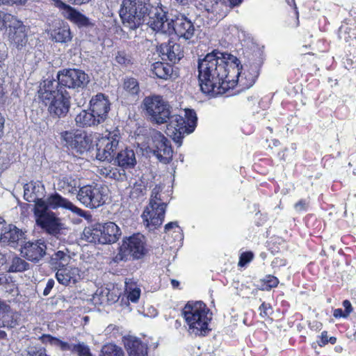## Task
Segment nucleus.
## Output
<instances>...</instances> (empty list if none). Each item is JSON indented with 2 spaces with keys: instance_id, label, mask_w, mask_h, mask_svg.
I'll use <instances>...</instances> for the list:
<instances>
[{
  "instance_id": "f257e3e1",
  "label": "nucleus",
  "mask_w": 356,
  "mask_h": 356,
  "mask_svg": "<svg viewBox=\"0 0 356 356\" xmlns=\"http://www.w3.org/2000/svg\"><path fill=\"white\" fill-rule=\"evenodd\" d=\"M242 65L234 56L214 50L198 64V78L202 92L213 96L223 94L233 86L234 77L242 81Z\"/></svg>"
},
{
  "instance_id": "f03ea898",
  "label": "nucleus",
  "mask_w": 356,
  "mask_h": 356,
  "mask_svg": "<svg viewBox=\"0 0 356 356\" xmlns=\"http://www.w3.org/2000/svg\"><path fill=\"white\" fill-rule=\"evenodd\" d=\"M55 80H45L39 90V97L48 106L50 114L54 117L62 118L67 115L70 109V96L62 89L55 90Z\"/></svg>"
},
{
  "instance_id": "7ed1b4c3",
  "label": "nucleus",
  "mask_w": 356,
  "mask_h": 356,
  "mask_svg": "<svg viewBox=\"0 0 356 356\" xmlns=\"http://www.w3.org/2000/svg\"><path fill=\"white\" fill-rule=\"evenodd\" d=\"M183 316L190 334L205 336L211 330L209 323L211 320V313L204 302H188L183 309Z\"/></svg>"
},
{
  "instance_id": "20e7f679",
  "label": "nucleus",
  "mask_w": 356,
  "mask_h": 356,
  "mask_svg": "<svg viewBox=\"0 0 356 356\" xmlns=\"http://www.w3.org/2000/svg\"><path fill=\"white\" fill-rule=\"evenodd\" d=\"M152 9L149 0H122L119 15L124 26L135 30L145 22Z\"/></svg>"
},
{
  "instance_id": "39448f33",
  "label": "nucleus",
  "mask_w": 356,
  "mask_h": 356,
  "mask_svg": "<svg viewBox=\"0 0 356 356\" xmlns=\"http://www.w3.org/2000/svg\"><path fill=\"white\" fill-rule=\"evenodd\" d=\"M161 188L155 186L152 191L149 204L145 209L142 218L150 230L159 227L164 220L166 204L161 197Z\"/></svg>"
},
{
  "instance_id": "423d86ee",
  "label": "nucleus",
  "mask_w": 356,
  "mask_h": 356,
  "mask_svg": "<svg viewBox=\"0 0 356 356\" xmlns=\"http://www.w3.org/2000/svg\"><path fill=\"white\" fill-rule=\"evenodd\" d=\"M161 162L168 163L172 159L173 151L170 141L161 132L152 131L144 147Z\"/></svg>"
},
{
  "instance_id": "0eeeda50",
  "label": "nucleus",
  "mask_w": 356,
  "mask_h": 356,
  "mask_svg": "<svg viewBox=\"0 0 356 356\" xmlns=\"http://www.w3.org/2000/svg\"><path fill=\"white\" fill-rule=\"evenodd\" d=\"M147 252L143 235L137 234L123 240L119 252L115 256V261L127 260L129 257L140 259Z\"/></svg>"
},
{
  "instance_id": "6e6552de",
  "label": "nucleus",
  "mask_w": 356,
  "mask_h": 356,
  "mask_svg": "<svg viewBox=\"0 0 356 356\" xmlns=\"http://www.w3.org/2000/svg\"><path fill=\"white\" fill-rule=\"evenodd\" d=\"M195 31L192 22L185 15L179 14L171 18V25L168 34L169 39L162 44H177L176 40L180 38L191 39Z\"/></svg>"
},
{
  "instance_id": "1a4fd4ad",
  "label": "nucleus",
  "mask_w": 356,
  "mask_h": 356,
  "mask_svg": "<svg viewBox=\"0 0 356 356\" xmlns=\"http://www.w3.org/2000/svg\"><path fill=\"white\" fill-rule=\"evenodd\" d=\"M108 196V188L102 185H87L81 187L77 194V199L86 207L97 208L103 205Z\"/></svg>"
},
{
  "instance_id": "9d476101",
  "label": "nucleus",
  "mask_w": 356,
  "mask_h": 356,
  "mask_svg": "<svg viewBox=\"0 0 356 356\" xmlns=\"http://www.w3.org/2000/svg\"><path fill=\"white\" fill-rule=\"evenodd\" d=\"M143 106L151 120L157 124L167 122L170 115V107L160 96H149L143 101Z\"/></svg>"
},
{
  "instance_id": "9b49d317",
  "label": "nucleus",
  "mask_w": 356,
  "mask_h": 356,
  "mask_svg": "<svg viewBox=\"0 0 356 356\" xmlns=\"http://www.w3.org/2000/svg\"><path fill=\"white\" fill-rule=\"evenodd\" d=\"M45 209L42 202L38 207H34L36 223L48 234L56 236L63 229V224L54 212Z\"/></svg>"
},
{
  "instance_id": "f8f14e48",
  "label": "nucleus",
  "mask_w": 356,
  "mask_h": 356,
  "mask_svg": "<svg viewBox=\"0 0 356 356\" xmlns=\"http://www.w3.org/2000/svg\"><path fill=\"white\" fill-rule=\"evenodd\" d=\"M56 87L76 89L83 88L89 82V77L83 71L77 69H65L57 74Z\"/></svg>"
},
{
  "instance_id": "ddd939ff",
  "label": "nucleus",
  "mask_w": 356,
  "mask_h": 356,
  "mask_svg": "<svg viewBox=\"0 0 356 356\" xmlns=\"http://www.w3.org/2000/svg\"><path fill=\"white\" fill-rule=\"evenodd\" d=\"M118 130L106 131L98 139L97 145V158L101 161H110L114 156V152L118 149L120 142Z\"/></svg>"
},
{
  "instance_id": "4468645a",
  "label": "nucleus",
  "mask_w": 356,
  "mask_h": 356,
  "mask_svg": "<svg viewBox=\"0 0 356 356\" xmlns=\"http://www.w3.org/2000/svg\"><path fill=\"white\" fill-rule=\"evenodd\" d=\"M54 1L55 6L61 12L62 15L79 29H91L95 26V20L89 18L70 5L61 0H54Z\"/></svg>"
},
{
  "instance_id": "2eb2a0df",
  "label": "nucleus",
  "mask_w": 356,
  "mask_h": 356,
  "mask_svg": "<svg viewBox=\"0 0 356 356\" xmlns=\"http://www.w3.org/2000/svg\"><path fill=\"white\" fill-rule=\"evenodd\" d=\"M61 138L68 148L79 154L88 151L92 145L90 138L81 131H64L61 133Z\"/></svg>"
},
{
  "instance_id": "dca6fc26",
  "label": "nucleus",
  "mask_w": 356,
  "mask_h": 356,
  "mask_svg": "<svg viewBox=\"0 0 356 356\" xmlns=\"http://www.w3.org/2000/svg\"><path fill=\"white\" fill-rule=\"evenodd\" d=\"M147 24L154 31L161 34L168 35L171 25V18L168 13L162 7L154 8L151 10Z\"/></svg>"
},
{
  "instance_id": "f3484780",
  "label": "nucleus",
  "mask_w": 356,
  "mask_h": 356,
  "mask_svg": "<svg viewBox=\"0 0 356 356\" xmlns=\"http://www.w3.org/2000/svg\"><path fill=\"white\" fill-rule=\"evenodd\" d=\"M168 124L167 125L166 134L172 138V140L181 146L182 138L186 134L190 132L186 126L185 118L180 115H169Z\"/></svg>"
},
{
  "instance_id": "a211bd4d",
  "label": "nucleus",
  "mask_w": 356,
  "mask_h": 356,
  "mask_svg": "<svg viewBox=\"0 0 356 356\" xmlns=\"http://www.w3.org/2000/svg\"><path fill=\"white\" fill-rule=\"evenodd\" d=\"M41 202L44 204L46 211H49V208L52 209L63 208L68 209L79 216H83L84 215V211L82 209L78 208L68 200L64 198L56 193L49 195L46 200H38L35 207H38V204H41Z\"/></svg>"
},
{
  "instance_id": "6ab92c4d",
  "label": "nucleus",
  "mask_w": 356,
  "mask_h": 356,
  "mask_svg": "<svg viewBox=\"0 0 356 356\" xmlns=\"http://www.w3.org/2000/svg\"><path fill=\"white\" fill-rule=\"evenodd\" d=\"M46 249V245L43 241H28L22 246L20 252L22 257L29 261L38 262L45 255Z\"/></svg>"
},
{
  "instance_id": "aec40b11",
  "label": "nucleus",
  "mask_w": 356,
  "mask_h": 356,
  "mask_svg": "<svg viewBox=\"0 0 356 356\" xmlns=\"http://www.w3.org/2000/svg\"><path fill=\"white\" fill-rule=\"evenodd\" d=\"M90 105V111L96 115V118L104 122L110 110L111 104L108 97L102 93H99L92 97Z\"/></svg>"
},
{
  "instance_id": "412c9836",
  "label": "nucleus",
  "mask_w": 356,
  "mask_h": 356,
  "mask_svg": "<svg viewBox=\"0 0 356 356\" xmlns=\"http://www.w3.org/2000/svg\"><path fill=\"white\" fill-rule=\"evenodd\" d=\"M102 244H111L117 242L122 235L120 227L113 222L99 223Z\"/></svg>"
},
{
  "instance_id": "4be33fe9",
  "label": "nucleus",
  "mask_w": 356,
  "mask_h": 356,
  "mask_svg": "<svg viewBox=\"0 0 356 356\" xmlns=\"http://www.w3.org/2000/svg\"><path fill=\"white\" fill-rule=\"evenodd\" d=\"M79 269L74 266H62L58 268L56 277L58 282L64 285L68 286L70 284H75L80 278Z\"/></svg>"
},
{
  "instance_id": "5701e85b",
  "label": "nucleus",
  "mask_w": 356,
  "mask_h": 356,
  "mask_svg": "<svg viewBox=\"0 0 356 356\" xmlns=\"http://www.w3.org/2000/svg\"><path fill=\"white\" fill-rule=\"evenodd\" d=\"M24 232L14 225L6 227L1 234L0 241L4 245L16 247L24 238Z\"/></svg>"
},
{
  "instance_id": "b1692460",
  "label": "nucleus",
  "mask_w": 356,
  "mask_h": 356,
  "mask_svg": "<svg viewBox=\"0 0 356 356\" xmlns=\"http://www.w3.org/2000/svg\"><path fill=\"white\" fill-rule=\"evenodd\" d=\"M26 26L21 21L16 19L8 28L10 41L13 44H25L27 42Z\"/></svg>"
},
{
  "instance_id": "393cba45",
  "label": "nucleus",
  "mask_w": 356,
  "mask_h": 356,
  "mask_svg": "<svg viewBox=\"0 0 356 356\" xmlns=\"http://www.w3.org/2000/svg\"><path fill=\"white\" fill-rule=\"evenodd\" d=\"M24 199L29 202L37 204L38 200H43L44 186L40 182H30L24 186Z\"/></svg>"
},
{
  "instance_id": "a878e982",
  "label": "nucleus",
  "mask_w": 356,
  "mask_h": 356,
  "mask_svg": "<svg viewBox=\"0 0 356 356\" xmlns=\"http://www.w3.org/2000/svg\"><path fill=\"white\" fill-rule=\"evenodd\" d=\"M124 346L129 356H147V345L135 337L127 338Z\"/></svg>"
},
{
  "instance_id": "bb28decb",
  "label": "nucleus",
  "mask_w": 356,
  "mask_h": 356,
  "mask_svg": "<svg viewBox=\"0 0 356 356\" xmlns=\"http://www.w3.org/2000/svg\"><path fill=\"white\" fill-rule=\"evenodd\" d=\"M158 51L163 60H169L173 63L178 62L184 56L181 46H159Z\"/></svg>"
},
{
  "instance_id": "cd10ccee",
  "label": "nucleus",
  "mask_w": 356,
  "mask_h": 356,
  "mask_svg": "<svg viewBox=\"0 0 356 356\" xmlns=\"http://www.w3.org/2000/svg\"><path fill=\"white\" fill-rule=\"evenodd\" d=\"M115 162L120 167L128 168H133L136 164L135 152L132 149L125 148L120 151L115 159Z\"/></svg>"
},
{
  "instance_id": "c85d7f7f",
  "label": "nucleus",
  "mask_w": 356,
  "mask_h": 356,
  "mask_svg": "<svg viewBox=\"0 0 356 356\" xmlns=\"http://www.w3.org/2000/svg\"><path fill=\"white\" fill-rule=\"evenodd\" d=\"M76 124L80 127H88L96 126L102 123L101 120L96 118V115L90 111L88 112L86 110L81 111L75 118Z\"/></svg>"
},
{
  "instance_id": "c756f323",
  "label": "nucleus",
  "mask_w": 356,
  "mask_h": 356,
  "mask_svg": "<svg viewBox=\"0 0 356 356\" xmlns=\"http://www.w3.org/2000/svg\"><path fill=\"white\" fill-rule=\"evenodd\" d=\"M57 189L64 193L74 194L79 187V181L71 176L59 177L56 184Z\"/></svg>"
},
{
  "instance_id": "7c9ffc66",
  "label": "nucleus",
  "mask_w": 356,
  "mask_h": 356,
  "mask_svg": "<svg viewBox=\"0 0 356 356\" xmlns=\"http://www.w3.org/2000/svg\"><path fill=\"white\" fill-rule=\"evenodd\" d=\"M41 339L44 343H49L52 346L60 348L62 351H69L72 353H74L76 345V343L63 341L50 334H43Z\"/></svg>"
},
{
  "instance_id": "2f4dec72",
  "label": "nucleus",
  "mask_w": 356,
  "mask_h": 356,
  "mask_svg": "<svg viewBox=\"0 0 356 356\" xmlns=\"http://www.w3.org/2000/svg\"><path fill=\"white\" fill-rule=\"evenodd\" d=\"M152 71L158 78L167 80L171 78L173 69L171 65L162 62H156L152 65Z\"/></svg>"
},
{
  "instance_id": "473e14b6",
  "label": "nucleus",
  "mask_w": 356,
  "mask_h": 356,
  "mask_svg": "<svg viewBox=\"0 0 356 356\" xmlns=\"http://www.w3.org/2000/svg\"><path fill=\"white\" fill-rule=\"evenodd\" d=\"M140 92L138 82L134 78H127L123 84L122 95L127 97H131L136 100L137 95Z\"/></svg>"
},
{
  "instance_id": "72a5a7b5",
  "label": "nucleus",
  "mask_w": 356,
  "mask_h": 356,
  "mask_svg": "<svg viewBox=\"0 0 356 356\" xmlns=\"http://www.w3.org/2000/svg\"><path fill=\"white\" fill-rule=\"evenodd\" d=\"M100 229L99 228V223L94 225L92 227H86L82 234V238L87 242L100 243L102 244Z\"/></svg>"
},
{
  "instance_id": "f704fd0d",
  "label": "nucleus",
  "mask_w": 356,
  "mask_h": 356,
  "mask_svg": "<svg viewBox=\"0 0 356 356\" xmlns=\"http://www.w3.org/2000/svg\"><path fill=\"white\" fill-rule=\"evenodd\" d=\"M147 191V183L142 179L139 178L133 183V186H131V191L129 196L133 200H138L143 197Z\"/></svg>"
},
{
  "instance_id": "c9c22d12",
  "label": "nucleus",
  "mask_w": 356,
  "mask_h": 356,
  "mask_svg": "<svg viewBox=\"0 0 356 356\" xmlns=\"http://www.w3.org/2000/svg\"><path fill=\"white\" fill-rule=\"evenodd\" d=\"M70 259L71 257L67 250H58L51 257V263L58 265V268L67 266Z\"/></svg>"
},
{
  "instance_id": "e433bc0d",
  "label": "nucleus",
  "mask_w": 356,
  "mask_h": 356,
  "mask_svg": "<svg viewBox=\"0 0 356 356\" xmlns=\"http://www.w3.org/2000/svg\"><path fill=\"white\" fill-rule=\"evenodd\" d=\"M99 356H124L123 350L113 343H107L102 347Z\"/></svg>"
},
{
  "instance_id": "4c0bfd02",
  "label": "nucleus",
  "mask_w": 356,
  "mask_h": 356,
  "mask_svg": "<svg viewBox=\"0 0 356 356\" xmlns=\"http://www.w3.org/2000/svg\"><path fill=\"white\" fill-rule=\"evenodd\" d=\"M29 268V264L23 259L15 257L12 259L8 271L12 273L23 272Z\"/></svg>"
},
{
  "instance_id": "58836bf2",
  "label": "nucleus",
  "mask_w": 356,
  "mask_h": 356,
  "mask_svg": "<svg viewBox=\"0 0 356 356\" xmlns=\"http://www.w3.org/2000/svg\"><path fill=\"white\" fill-rule=\"evenodd\" d=\"M51 36L56 42L60 43L67 42L72 38L70 30L66 28H60L54 30L51 33Z\"/></svg>"
},
{
  "instance_id": "ea45409f",
  "label": "nucleus",
  "mask_w": 356,
  "mask_h": 356,
  "mask_svg": "<svg viewBox=\"0 0 356 356\" xmlns=\"http://www.w3.org/2000/svg\"><path fill=\"white\" fill-rule=\"evenodd\" d=\"M125 291L127 293V298L133 302H136L140 296V289L134 283L125 282Z\"/></svg>"
},
{
  "instance_id": "a19ab883",
  "label": "nucleus",
  "mask_w": 356,
  "mask_h": 356,
  "mask_svg": "<svg viewBox=\"0 0 356 356\" xmlns=\"http://www.w3.org/2000/svg\"><path fill=\"white\" fill-rule=\"evenodd\" d=\"M184 118H185V120L186 121V126H187L188 129L191 134L194 131L195 127L196 126V123H197L196 113L193 110L185 109Z\"/></svg>"
},
{
  "instance_id": "79ce46f5",
  "label": "nucleus",
  "mask_w": 356,
  "mask_h": 356,
  "mask_svg": "<svg viewBox=\"0 0 356 356\" xmlns=\"http://www.w3.org/2000/svg\"><path fill=\"white\" fill-rule=\"evenodd\" d=\"M17 18L11 14L0 11V29H8Z\"/></svg>"
},
{
  "instance_id": "37998d69",
  "label": "nucleus",
  "mask_w": 356,
  "mask_h": 356,
  "mask_svg": "<svg viewBox=\"0 0 356 356\" xmlns=\"http://www.w3.org/2000/svg\"><path fill=\"white\" fill-rule=\"evenodd\" d=\"M220 0H201L200 3L209 13H218L220 10Z\"/></svg>"
},
{
  "instance_id": "c03bdc74",
  "label": "nucleus",
  "mask_w": 356,
  "mask_h": 356,
  "mask_svg": "<svg viewBox=\"0 0 356 356\" xmlns=\"http://www.w3.org/2000/svg\"><path fill=\"white\" fill-rule=\"evenodd\" d=\"M74 353L78 356H92L88 346L83 342L76 343Z\"/></svg>"
},
{
  "instance_id": "a18cd8bd",
  "label": "nucleus",
  "mask_w": 356,
  "mask_h": 356,
  "mask_svg": "<svg viewBox=\"0 0 356 356\" xmlns=\"http://www.w3.org/2000/svg\"><path fill=\"white\" fill-rule=\"evenodd\" d=\"M348 27L341 26L338 31V37L341 42L351 43L354 39L347 31Z\"/></svg>"
},
{
  "instance_id": "49530a36",
  "label": "nucleus",
  "mask_w": 356,
  "mask_h": 356,
  "mask_svg": "<svg viewBox=\"0 0 356 356\" xmlns=\"http://www.w3.org/2000/svg\"><path fill=\"white\" fill-rule=\"evenodd\" d=\"M115 60L118 64L126 66L131 63V56L124 51H118Z\"/></svg>"
},
{
  "instance_id": "de8ad7c7",
  "label": "nucleus",
  "mask_w": 356,
  "mask_h": 356,
  "mask_svg": "<svg viewBox=\"0 0 356 356\" xmlns=\"http://www.w3.org/2000/svg\"><path fill=\"white\" fill-rule=\"evenodd\" d=\"M286 3L293 10L294 22L291 24L293 27H297L299 25V12L295 0H286Z\"/></svg>"
},
{
  "instance_id": "09e8293b",
  "label": "nucleus",
  "mask_w": 356,
  "mask_h": 356,
  "mask_svg": "<svg viewBox=\"0 0 356 356\" xmlns=\"http://www.w3.org/2000/svg\"><path fill=\"white\" fill-rule=\"evenodd\" d=\"M8 318H9L8 316H7V318H6V316H3V320L2 321L3 327L13 328V327H16L18 325L17 315L10 316V320L8 319Z\"/></svg>"
},
{
  "instance_id": "8fccbe9b",
  "label": "nucleus",
  "mask_w": 356,
  "mask_h": 356,
  "mask_svg": "<svg viewBox=\"0 0 356 356\" xmlns=\"http://www.w3.org/2000/svg\"><path fill=\"white\" fill-rule=\"evenodd\" d=\"M259 315L263 318H267L272 314L273 310L270 305L262 303L259 307Z\"/></svg>"
},
{
  "instance_id": "3c124183",
  "label": "nucleus",
  "mask_w": 356,
  "mask_h": 356,
  "mask_svg": "<svg viewBox=\"0 0 356 356\" xmlns=\"http://www.w3.org/2000/svg\"><path fill=\"white\" fill-rule=\"evenodd\" d=\"M238 37L241 44L243 42L244 44H254L253 38L251 35L246 33L245 31H238Z\"/></svg>"
},
{
  "instance_id": "603ef678",
  "label": "nucleus",
  "mask_w": 356,
  "mask_h": 356,
  "mask_svg": "<svg viewBox=\"0 0 356 356\" xmlns=\"http://www.w3.org/2000/svg\"><path fill=\"white\" fill-rule=\"evenodd\" d=\"M243 0H220V10L222 6L229 7L232 8L238 6Z\"/></svg>"
},
{
  "instance_id": "864d4df0",
  "label": "nucleus",
  "mask_w": 356,
  "mask_h": 356,
  "mask_svg": "<svg viewBox=\"0 0 356 356\" xmlns=\"http://www.w3.org/2000/svg\"><path fill=\"white\" fill-rule=\"evenodd\" d=\"M253 258V254L250 252H244L241 254L238 266H243L250 262Z\"/></svg>"
},
{
  "instance_id": "5fc2aeb1",
  "label": "nucleus",
  "mask_w": 356,
  "mask_h": 356,
  "mask_svg": "<svg viewBox=\"0 0 356 356\" xmlns=\"http://www.w3.org/2000/svg\"><path fill=\"white\" fill-rule=\"evenodd\" d=\"M264 281L266 284V289L275 287L279 283L278 279L272 275L267 276Z\"/></svg>"
},
{
  "instance_id": "6e6d98bb",
  "label": "nucleus",
  "mask_w": 356,
  "mask_h": 356,
  "mask_svg": "<svg viewBox=\"0 0 356 356\" xmlns=\"http://www.w3.org/2000/svg\"><path fill=\"white\" fill-rule=\"evenodd\" d=\"M27 0H0V5L25 4Z\"/></svg>"
},
{
  "instance_id": "4d7b16f0",
  "label": "nucleus",
  "mask_w": 356,
  "mask_h": 356,
  "mask_svg": "<svg viewBox=\"0 0 356 356\" xmlns=\"http://www.w3.org/2000/svg\"><path fill=\"white\" fill-rule=\"evenodd\" d=\"M29 356H48L43 348H38L29 353Z\"/></svg>"
},
{
  "instance_id": "13d9d810",
  "label": "nucleus",
  "mask_w": 356,
  "mask_h": 356,
  "mask_svg": "<svg viewBox=\"0 0 356 356\" xmlns=\"http://www.w3.org/2000/svg\"><path fill=\"white\" fill-rule=\"evenodd\" d=\"M54 280L52 279H50L47 281V284H46V287L44 288V291H43V295L44 296H47L50 293V291L52 289V288L54 287Z\"/></svg>"
},
{
  "instance_id": "bf43d9fd",
  "label": "nucleus",
  "mask_w": 356,
  "mask_h": 356,
  "mask_svg": "<svg viewBox=\"0 0 356 356\" xmlns=\"http://www.w3.org/2000/svg\"><path fill=\"white\" fill-rule=\"evenodd\" d=\"M327 342H328V337H327V332H325V331L321 333V340L319 341H318V343L320 346H323L325 344H327Z\"/></svg>"
},
{
  "instance_id": "052dcab7",
  "label": "nucleus",
  "mask_w": 356,
  "mask_h": 356,
  "mask_svg": "<svg viewBox=\"0 0 356 356\" xmlns=\"http://www.w3.org/2000/svg\"><path fill=\"white\" fill-rule=\"evenodd\" d=\"M307 202L305 200H300L295 204V209L298 211H301L305 209L307 207Z\"/></svg>"
},
{
  "instance_id": "680f3d73",
  "label": "nucleus",
  "mask_w": 356,
  "mask_h": 356,
  "mask_svg": "<svg viewBox=\"0 0 356 356\" xmlns=\"http://www.w3.org/2000/svg\"><path fill=\"white\" fill-rule=\"evenodd\" d=\"M10 312V307L4 302L0 301V312L6 314Z\"/></svg>"
},
{
  "instance_id": "e2e57ef3",
  "label": "nucleus",
  "mask_w": 356,
  "mask_h": 356,
  "mask_svg": "<svg viewBox=\"0 0 356 356\" xmlns=\"http://www.w3.org/2000/svg\"><path fill=\"white\" fill-rule=\"evenodd\" d=\"M343 306L346 309V314H347V315L348 316L350 313L352 312V306L350 302L348 300H346L343 302Z\"/></svg>"
},
{
  "instance_id": "0e129e2a",
  "label": "nucleus",
  "mask_w": 356,
  "mask_h": 356,
  "mask_svg": "<svg viewBox=\"0 0 356 356\" xmlns=\"http://www.w3.org/2000/svg\"><path fill=\"white\" fill-rule=\"evenodd\" d=\"M333 315L336 318L347 317L348 316L347 314L343 313V310L341 309H334Z\"/></svg>"
},
{
  "instance_id": "69168bd1",
  "label": "nucleus",
  "mask_w": 356,
  "mask_h": 356,
  "mask_svg": "<svg viewBox=\"0 0 356 356\" xmlns=\"http://www.w3.org/2000/svg\"><path fill=\"white\" fill-rule=\"evenodd\" d=\"M178 225L177 222H171L165 225V232H168L171 229L177 228Z\"/></svg>"
},
{
  "instance_id": "338daca9",
  "label": "nucleus",
  "mask_w": 356,
  "mask_h": 356,
  "mask_svg": "<svg viewBox=\"0 0 356 356\" xmlns=\"http://www.w3.org/2000/svg\"><path fill=\"white\" fill-rule=\"evenodd\" d=\"M68 1L75 5L86 4L90 1V0H68Z\"/></svg>"
},
{
  "instance_id": "774afa93",
  "label": "nucleus",
  "mask_w": 356,
  "mask_h": 356,
  "mask_svg": "<svg viewBox=\"0 0 356 356\" xmlns=\"http://www.w3.org/2000/svg\"><path fill=\"white\" fill-rule=\"evenodd\" d=\"M5 92L2 83L0 81V103L4 101Z\"/></svg>"
}]
</instances>
